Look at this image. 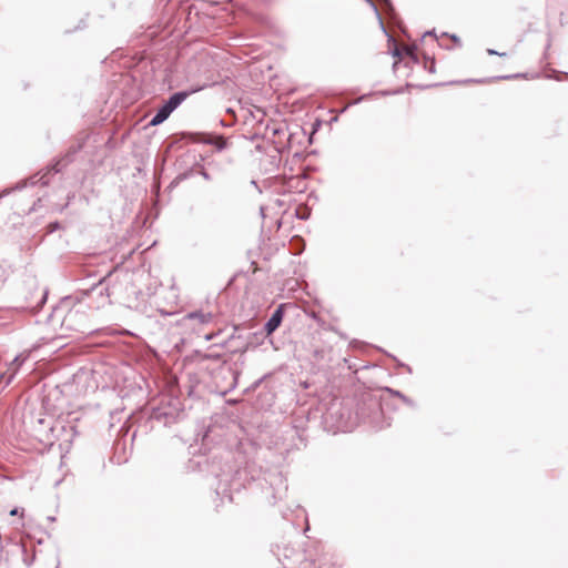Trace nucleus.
I'll return each instance as SVG.
<instances>
[{
    "instance_id": "6",
    "label": "nucleus",
    "mask_w": 568,
    "mask_h": 568,
    "mask_svg": "<svg viewBox=\"0 0 568 568\" xmlns=\"http://www.w3.org/2000/svg\"><path fill=\"white\" fill-rule=\"evenodd\" d=\"M487 52H488V54H498V55H501V57L505 55V53H498L497 51H495L493 49H488Z\"/></svg>"
},
{
    "instance_id": "5",
    "label": "nucleus",
    "mask_w": 568,
    "mask_h": 568,
    "mask_svg": "<svg viewBox=\"0 0 568 568\" xmlns=\"http://www.w3.org/2000/svg\"><path fill=\"white\" fill-rule=\"evenodd\" d=\"M190 317H192V318H199L201 322H203V323H204V322H206V321H207V317H209V316H207V315H204V314H196V313H194V314H191V315H190Z\"/></svg>"
},
{
    "instance_id": "1",
    "label": "nucleus",
    "mask_w": 568,
    "mask_h": 568,
    "mask_svg": "<svg viewBox=\"0 0 568 568\" xmlns=\"http://www.w3.org/2000/svg\"><path fill=\"white\" fill-rule=\"evenodd\" d=\"M282 317H283V313H282L281 308L276 310L273 313L271 318L265 324V331L267 332V334L273 333L280 326V324L282 322Z\"/></svg>"
},
{
    "instance_id": "7",
    "label": "nucleus",
    "mask_w": 568,
    "mask_h": 568,
    "mask_svg": "<svg viewBox=\"0 0 568 568\" xmlns=\"http://www.w3.org/2000/svg\"><path fill=\"white\" fill-rule=\"evenodd\" d=\"M10 515H11V516H16V515H18V509H17V508L12 509V510L10 511Z\"/></svg>"
},
{
    "instance_id": "4",
    "label": "nucleus",
    "mask_w": 568,
    "mask_h": 568,
    "mask_svg": "<svg viewBox=\"0 0 568 568\" xmlns=\"http://www.w3.org/2000/svg\"><path fill=\"white\" fill-rule=\"evenodd\" d=\"M26 359H27V355L21 354V355H18V356L12 361L11 366H14V369H13V372H11L10 376L8 377V379H7V384H9V383L12 381V378L14 377V375H16V373H17L18 368L23 364V362H24Z\"/></svg>"
},
{
    "instance_id": "2",
    "label": "nucleus",
    "mask_w": 568,
    "mask_h": 568,
    "mask_svg": "<svg viewBox=\"0 0 568 568\" xmlns=\"http://www.w3.org/2000/svg\"><path fill=\"white\" fill-rule=\"evenodd\" d=\"M187 92L174 93L165 103L166 108L173 112L187 98Z\"/></svg>"
},
{
    "instance_id": "3",
    "label": "nucleus",
    "mask_w": 568,
    "mask_h": 568,
    "mask_svg": "<svg viewBox=\"0 0 568 568\" xmlns=\"http://www.w3.org/2000/svg\"><path fill=\"white\" fill-rule=\"evenodd\" d=\"M172 113L171 110H169L166 108V105L164 104L158 112L151 119L150 121V124L151 125H159L161 123H163L169 116L170 114Z\"/></svg>"
}]
</instances>
